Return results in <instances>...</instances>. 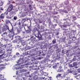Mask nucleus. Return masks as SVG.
Wrapping results in <instances>:
<instances>
[{"mask_svg":"<svg viewBox=\"0 0 80 80\" xmlns=\"http://www.w3.org/2000/svg\"><path fill=\"white\" fill-rule=\"evenodd\" d=\"M4 55V54H2V55H0V60H1V59L2 58V56Z\"/></svg>","mask_w":80,"mask_h":80,"instance_id":"f3484780","label":"nucleus"},{"mask_svg":"<svg viewBox=\"0 0 80 80\" xmlns=\"http://www.w3.org/2000/svg\"><path fill=\"white\" fill-rule=\"evenodd\" d=\"M19 38H20V37H19Z\"/></svg>","mask_w":80,"mask_h":80,"instance_id":"338daca9","label":"nucleus"},{"mask_svg":"<svg viewBox=\"0 0 80 80\" xmlns=\"http://www.w3.org/2000/svg\"><path fill=\"white\" fill-rule=\"evenodd\" d=\"M31 29H29V30H26V32L27 33H30L31 32Z\"/></svg>","mask_w":80,"mask_h":80,"instance_id":"9b49d317","label":"nucleus"},{"mask_svg":"<svg viewBox=\"0 0 80 80\" xmlns=\"http://www.w3.org/2000/svg\"><path fill=\"white\" fill-rule=\"evenodd\" d=\"M42 79H44L45 78V77H42Z\"/></svg>","mask_w":80,"mask_h":80,"instance_id":"79ce46f5","label":"nucleus"},{"mask_svg":"<svg viewBox=\"0 0 80 80\" xmlns=\"http://www.w3.org/2000/svg\"><path fill=\"white\" fill-rule=\"evenodd\" d=\"M11 17H8V16H7V18H11Z\"/></svg>","mask_w":80,"mask_h":80,"instance_id":"bb28decb","label":"nucleus"},{"mask_svg":"<svg viewBox=\"0 0 80 80\" xmlns=\"http://www.w3.org/2000/svg\"><path fill=\"white\" fill-rule=\"evenodd\" d=\"M50 78H52V77H50Z\"/></svg>","mask_w":80,"mask_h":80,"instance_id":"e2e57ef3","label":"nucleus"},{"mask_svg":"<svg viewBox=\"0 0 80 80\" xmlns=\"http://www.w3.org/2000/svg\"><path fill=\"white\" fill-rule=\"evenodd\" d=\"M67 25H68V26H70V25H68V24H67Z\"/></svg>","mask_w":80,"mask_h":80,"instance_id":"6e6d98bb","label":"nucleus"},{"mask_svg":"<svg viewBox=\"0 0 80 80\" xmlns=\"http://www.w3.org/2000/svg\"><path fill=\"white\" fill-rule=\"evenodd\" d=\"M8 13V11H6L5 12H4L5 15H7Z\"/></svg>","mask_w":80,"mask_h":80,"instance_id":"b1692460","label":"nucleus"},{"mask_svg":"<svg viewBox=\"0 0 80 80\" xmlns=\"http://www.w3.org/2000/svg\"><path fill=\"white\" fill-rule=\"evenodd\" d=\"M73 66H76V64H75V62L73 63Z\"/></svg>","mask_w":80,"mask_h":80,"instance_id":"a878e982","label":"nucleus"},{"mask_svg":"<svg viewBox=\"0 0 80 80\" xmlns=\"http://www.w3.org/2000/svg\"><path fill=\"white\" fill-rule=\"evenodd\" d=\"M56 77L57 78V79H58V78H60V77L58 76V75L56 76Z\"/></svg>","mask_w":80,"mask_h":80,"instance_id":"cd10ccee","label":"nucleus"},{"mask_svg":"<svg viewBox=\"0 0 80 80\" xmlns=\"http://www.w3.org/2000/svg\"><path fill=\"white\" fill-rule=\"evenodd\" d=\"M45 74H44V76H47V75H48V73L45 72Z\"/></svg>","mask_w":80,"mask_h":80,"instance_id":"412c9836","label":"nucleus"},{"mask_svg":"<svg viewBox=\"0 0 80 80\" xmlns=\"http://www.w3.org/2000/svg\"><path fill=\"white\" fill-rule=\"evenodd\" d=\"M2 74H0V78H2Z\"/></svg>","mask_w":80,"mask_h":80,"instance_id":"2f4dec72","label":"nucleus"},{"mask_svg":"<svg viewBox=\"0 0 80 80\" xmlns=\"http://www.w3.org/2000/svg\"><path fill=\"white\" fill-rule=\"evenodd\" d=\"M8 30L10 33H12V37H13L14 35V31H13V27L12 26V27L10 29V30L9 29V30Z\"/></svg>","mask_w":80,"mask_h":80,"instance_id":"20e7f679","label":"nucleus"},{"mask_svg":"<svg viewBox=\"0 0 80 80\" xmlns=\"http://www.w3.org/2000/svg\"><path fill=\"white\" fill-rule=\"evenodd\" d=\"M67 11H65V13H68V11H69L70 10V8L68 7H67Z\"/></svg>","mask_w":80,"mask_h":80,"instance_id":"6e6552de","label":"nucleus"},{"mask_svg":"<svg viewBox=\"0 0 80 80\" xmlns=\"http://www.w3.org/2000/svg\"><path fill=\"white\" fill-rule=\"evenodd\" d=\"M74 74L75 75H77V72H75L74 73Z\"/></svg>","mask_w":80,"mask_h":80,"instance_id":"473e14b6","label":"nucleus"},{"mask_svg":"<svg viewBox=\"0 0 80 80\" xmlns=\"http://www.w3.org/2000/svg\"><path fill=\"white\" fill-rule=\"evenodd\" d=\"M27 27L28 28V29H29V30H31V26H27Z\"/></svg>","mask_w":80,"mask_h":80,"instance_id":"5701e85b","label":"nucleus"},{"mask_svg":"<svg viewBox=\"0 0 80 80\" xmlns=\"http://www.w3.org/2000/svg\"><path fill=\"white\" fill-rule=\"evenodd\" d=\"M16 78V80H18V79H19V76H18Z\"/></svg>","mask_w":80,"mask_h":80,"instance_id":"393cba45","label":"nucleus"},{"mask_svg":"<svg viewBox=\"0 0 80 80\" xmlns=\"http://www.w3.org/2000/svg\"><path fill=\"white\" fill-rule=\"evenodd\" d=\"M45 80H49V79L48 78L45 79Z\"/></svg>","mask_w":80,"mask_h":80,"instance_id":"37998d69","label":"nucleus"},{"mask_svg":"<svg viewBox=\"0 0 80 80\" xmlns=\"http://www.w3.org/2000/svg\"><path fill=\"white\" fill-rule=\"evenodd\" d=\"M58 75L59 76V77H60L61 75H62V74H58Z\"/></svg>","mask_w":80,"mask_h":80,"instance_id":"7c9ffc66","label":"nucleus"},{"mask_svg":"<svg viewBox=\"0 0 80 80\" xmlns=\"http://www.w3.org/2000/svg\"><path fill=\"white\" fill-rule=\"evenodd\" d=\"M23 80H25V79H24V78H23Z\"/></svg>","mask_w":80,"mask_h":80,"instance_id":"13d9d810","label":"nucleus"},{"mask_svg":"<svg viewBox=\"0 0 80 80\" xmlns=\"http://www.w3.org/2000/svg\"><path fill=\"white\" fill-rule=\"evenodd\" d=\"M4 66V65L3 64H0V67H2V66Z\"/></svg>","mask_w":80,"mask_h":80,"instance_id":"c756f323","label":"nucleus"},{"mask_svg":"<svg viewBox=\"0 0 80 80\" xmlns=\"http://www.w3.org/2000/svg\"><path fill=\"white\" fill-rule=\"evenodd\" d=\"M1 68H2V67H1L0 68V69H1Z\"/></svg>","mask_w":80,"mask_h":80,"instance_id":"5fc2aeb1","label":"nucleus"},{"mask_svg":"<svg viewBox=\"0 0 80 80\" xmlns=\"http://www.w3.org/2000/svg\"><path fill=\"white\" fill-rule=\"evenodd\" d=\"M55 26H57V24H55Z\"/></svg>","mask_w":80,"mask_h":80,"instance_id":"864d4df0","label":"nucleus"},{"mask_svg":"<svg viewBox=\"0 0 80 80\" xmlns=\"http://www.w3.org/2000/svg\"><path fill=\"white\" fill-rule=\"evenodd\" d=\"M17 16H14L13 18V19L14 20H17Z\"/></svg>","mask_w":80,"mask_h":80,"instance_id":"dca6fc26","label":"nucleus"},{"mask_svg":"<svg viewBox=\"0 0 80 80\" xmlns=\"http://www.w3.org/2000/svg\"><path fill=\"white\" fill-rule=\"evenodd\" d=\"M22 17H25V14H24V15H22Z\"/></svg>","mask_w":80,"mask_h":80,"instance_id":"49530a36","label":"nucleus"},{"mask_svg":"<svg viewBox=\"0 0 80 80\" xmlns=\"http://www.w3.org/2000/svg\"><path fill=\"white\" fill-rule=\"evenodd\" d=\"M29 73H28V74Z\"/></svg>","mask_w":80,"mask_h":80,"instance_id":"680f3d73","label":"nucleus"},{"mask_svg":"<svg viewBox=\"0 0 80 80\" xmlns=\"http://www.w3.org/2000/svg\"><path fill=\"white\" fill-rule=\"evenodd\" d=\"M62 71H63V70H61V71H62Z\"/></svg>","mask_w":80,"mask_h":80,"instance_id":"4d7b16f0","label":"nucleus"},{"mask_svg":"<svg viewBox=\"0 0 80 80\" xmlns=\"http://www.w3.org/2000/svg\"><path fill=\"white\" fill-rule=\"evenodd\" d=\"M27 24H24V27H25V26H27Z\"/></svg>","mask_w":80,"mask_h":80,"instance_id":"72a5a7b5","label":"nucleus"},{"mask_svg":"<svg viewBox=\"0 0 80 80\" xmlns=\"http://www.w3.org/2000/svg\"><path fill=\"white\" fill-rule=\"evenodd\" d=\"M73 73V71L71 70H68V72H66V75H68V73Z\"/></svg>","mask_w":80,"mask_h":80,"instance_id":"423d86ee","label":"nucleus"},{"mask_svg":"<svg viewBox=\"0 0 80 80\" xmlns=\"http://www.w3.org/2000/svg\"><path fill=\"white\" fill-rule=\"evenodd\" d=\"M2 53H3V52L2 51L0 52V54H2Z\"/></svg>","mask_w":80,"mask_h":80,"instance_id":"f704fd0d","label":"nucleus"},{"mask_svg":"<svg viewBox=\"0 0 80 80\" xmlns=\"http://www.w3.org/2000/svg\"><path fill=\"white\" fill-rule=\"evenodd\" d=\"M13 58H16V55H14L13 57Z\"/></svg>","mask_w":80,"mask_h":80,"instance_id":"c9c22d12","label":"nucleus"},{"mask_svg":"<svg viewBox=\"0 0 80 80\" xmlns=\"http://www.w3.org/2000/svg\"><path fill=\"white\" fill-rule=\"evenodd\" d=\"M3 35H5V32H4V33H3Z\"/></svg>","mask_w":80,"mask_h":80,"instance_id":"3c124183","label":"nucleus"},{"mask_svg":"<svg viewBox=\"0 0 80 80\" xmlns=\"http://www.w3.org/2000/svg\"><path fill=\"white\" fill-rule=\"evenodd\" d=\"M40 72L42 75H43V74H44V72H43L42 70L40 71Z\"/></svg>","mask_w":80,"mask_h":80,"instance_id":"6ab92c4d","label":"nucleus"},{"mask_svg":"<svg viewBox=\"0 0 80 80\" xmlns=\"http://www.w3.org/2000/svg\"><path fill=\"white\" fill-rule=\"evenodd\" d=\"M20 31H21V30H20V31H18V33H20Z\"/></svg>","mask_w":80,"mask_h":80,"instance_id":"ea45409f","label":"nucleus"},{"mask_svg":"<svg viewBox=\"0 0 80 80\" xmlns=\"http://www.w3.org/2000/svg\"><path fill=\"white\" fill-rule=\"evenodd\" d=\"M58 66H59V63H58L57 64H55L54 66L53 67V68H55Z\"/></svg>","mask_w":80,"mask_h":80,"instance_id":"0eeeda50","label":"nucleus"},{"mask_svg":"<svg viewBox=\"0 0 80 80\" xmlns=\"http://www.w3.org/2000/svg\"><path fill=\"white\" fill-rule=\"evenodd\" d=\"M1 18H4V16L3 15V14H2L1 15Z\"/></svg>","mask_w":80,"mask_h":80,"instance_id":"a211bd4d","label":"nucleus"},{"mask_svg":"<svg viewBox=\"0 0 80 80\" xmlns=\"http://www.w3.org/2000/svg\"><path fill=\"white\" fill-rule=\"evenodd\" d=\"M19 40H20V38L19 39Z\"/></svg>","mask_w":80,"mask_h":80,"instance_id":"0e129e2a","label":"nucleus"},{"mask_svg":"<svg viewBox=\"0 0 80 80\" xmlns=\"http://www.w3.org/2000/svg\"><path fill=\"white\" fill-rule=\"evenodd\" d=\"M12 36H13V35H12V33L11 35L10 34H9L8 35V37L9 38H11V37H12Z\"/></svg>","mask_w":80,"mask_h":80,"instance_id":"4468645a","label":"nucleus"},{"mask_svg":"<svg viewBox=\"0 0 80 80\" xmlns=\"http://www.w3.org/2000/svg\"><path fill=\"white\" fill-rule=\"evenodd\" d=\"M26 22V19L25 18H24L22 19V20L21 21V22L22 23H24V22Z\"/></svg>","mask_w":80,"mask_h":80,"instance_id":"9d476101","label":"nucleus"},{"mask_svg":"<svg viewBox=\"0 0 80 80\" xmlns=\"http://www.w3.org/2000/svg\"><path fill=\"white\" fill-rule=\"evenodd\" d=\"M23 33H25V32H23Z\"/></svg>","mask_w":80,"mask_h":80,"instance_id":"09e8293b","label":"nucleus"},{"mask_svg":"<svg viewBox=\"0 0 80 80\" xmlns=\"http://www.w3.org/2000/svg\"><path fill=\"white\" fill-rule=\"evenodd\" d=\"M5 33L6 35H7V32H5Z\"/></svg>","mask_w":80,"mask_h":80,"instance_id":"a19ab883","label":"nucleus"},{"mask_svg":"<svg viewBox=\"0 0 80 80\" xmlns=\"http://www.w3.org/2000/svg\"><path fill=\"white\" fill-rule=\"evenodd\" d=\"M78 73H80V70H79L78 71Z\"/></svg>","mask_w":80,"mask_h":80,"instance_id":"e433bc0d","label":"nucleus"},{"mask_svg":"<svg viewBox=\"0 0 80 80\" xmlns=\"http://www.w3.org/2000/svg\"><path fill=\"white\" fill-rule=\"evenodd\" d=\"M16 74V75H17V73Z\"/></svg>","mask_w":80,"mask_h":80,"instance_id":"69168bd1","label":"nucleus"},{"mask_svg":"<svg viewBox=\"0 0 80 80\" xmlns=\"http://www.w3.org/2000/svg\"><path fill=\"white\" fill-rule=\"evenodd\" d=\"M64 80H70V78L68 77L66 79H65Z\"/></svg>","mask_w":80,"mask_h":80,"instance_id":"4be33fe9","label":"nucleus"},{"mask_svg":"<svg viewBox=\"0 0 80 80\" xmlns=\"http://www.w3.org/2000/svg\"><path fill=\"white\" fill-rule=\"evenodd\" d=\"M23 63V61H22L20 60H18V65L17 64L15 65L16 69L17 70V69H19V68L21 69L24 68L26 64L23 65H22Z\"/></svg>","mask_w":80,"mask_h":80,"instance_id":"f257e3e1","label":"nucleus"},{"mask_svg":"<svg viewBox=\"0 0 80 80\" xmlns=\"http://www.w3.org/2000/svg\"><path fill=\"white\" fill-rule=\"evenodd\" d=\"M24 27V28L25 30H26L25 28V27Z\"/></svg>","mask_w":80,"mask_h":80,"instance_id":"603ef678","label":"nucleus"},{"mask_svg":"<svg viewBox=\"0 0 80 80\" xmlns=\"http://www.w3.org/2000/svg\"><path fill=\"white\" fill-rule=\"evenodd\" d=\"M7 22H8V23H10V21L8 20L7 21Z\"/></svg>","mask_w":80,"mask_h":80,"instance_id":"4c0bfd02","label":"nucleus"},{"mask_svg":"<svg viewBox=\"0 0 80 80\" xmlns=\"http://www.w3.org/2000/svg\"><path fill=\"white\" fill-rule=\"evenodd\" d=\"M41 37V34H40L39 33V32L38 31V37L40 38Z\"/></svg>","mask_w":80,"mask_h":80,"instance_id":"2eb2a0df","label":"nucleus"},{"mask_svg":"<svg viewBox=\"0 0 80 80\" xmlns=\"http://www.w3.org/2000/svg\"><path fill=\"white\" fill-rule=\"evenodd\" d=\"M19 22L18 23V26L20 28H22L24 27V23L21 22L20 20H18Z\"/></svg>","mask_w":80,"mask_h":80,"instance_id":"f03ea898","label":"nucleus"},{"mask_svg":"<svg viewBox=\"0 0 80 80\" xmlns=\"http://www.w3.org/2000/svg\"><path fill=\"white\" fill-rule=\"evenodd\" d=\"M10 23H11V25L12 26H12H13V25H12V23L10 22Z\"/></svg>","mask_w":80,"mask_h":80,"instance_id":"de8ad7c7","label":"nucleus"},{"mask_svg":"<svg viewBox=\"0 0 80 80\" xmlns=\"http://www.w3.org/2000/svg\"><path fill=\"white\" fill-rule=\"evenodd\" d=\"M16 80H22L21 79H16Z\"/></svg>","mask_w":80,"mask_h":80,"instance_id":"a18cd8bd","label":"nucleus"},{"mask_svg":"<svg viewBox=\"0 0 80 80\" xmlns=\"http://www.w3.org/2000/svg\"><path fill=\"white\" fill-rule=\"evenodd\" d=\"M56 39H54L52 41V44H55V43H56Z\"/></svg>","mask_w":80,"mask_h":80,"instance_id":"ddd939ff","label":"nucleus"},{"mask_svg":"<svg viewBox=\"0 0 80 80\" xmlns=\"http://www.w3.org/2000/svg\"><path fill=\"white\" fill-rule=\"evenodd\" d=\"M13 77H15V76H13Z\"/></svg>","mask_w":80,"mask_h":80,"instance_id":"052dcab7","label":"nucleus"},{"mask_svg":"<svg viewBox=\"0 0 80 80\" xmlns=\"http://www.w3.org/2000/svg\"><path fill=\"white\" fill-rule=\"evenodd\" d=\"M16 55H20V54L18 52H17Z\"/></svg>","mask_w":80,"mask_h":80,"instance_id":"c85d7f7f","label":"nucleus"},{"mask_svg":"<svg viewBox=\"0 0 80 80\" xmlns=\"http://www.w3.org/2000/svg\"><path fill=\"white\" fill-rule=\"evenodd\" d=\"M12 1H13V0H9L8 2V4H10V3H12Z\"/></svg>","mask_w":80,"mask_h":80,"instance_id":"f8f14e48","label":"nucleus"},{"mask_svg":"<svg viewBox=\"0 0 80 80\" xmlns=\"http://www.w3.org/2000/svg\"><path fill=\"white\" fill-rule=\"evenodd\" d=\"M2 78H0V80H2Z\"/></svg>","mask_w":80,"mask_h":80,"instance_id":"8fccbe9b","label":"nucleus"},{"mask_svg":"<svg viewBox=\"0 0 80 80\" xmlns=\"http://www.w3.org/2000/svg\"><path fill=\"white\" fill-rule=\"evenodd\" d=\"M73 20H76V19H77V18H76V17H75V16H74L72 18Z\"/></svg>","mask_w":80,"mask_h":80,"instance_id":"aec40b11","label":"nucleus"},{"mask_svg":"<svg viewBox=\"0 0 80 80\" xmlns=\"http://www.w3.org/2000/svg\"><path fill=\"white\" fill-rule=\"evenodd\" d=\"M62 68V67H59V68H60V69H61V68Z\"/></svg>","mask_w":80,"mask_h":80,"instance_id":"c03bdc74","label":"nucleus"},{"mask_svg":"<svg viewBox=\"0 0 80 80\" xmlns=\"http://www.w3.org/2000/svg\"><path fill=\"white\" fill-rule=\"evenodd\" d=\"M78 76H75V79H77V80H80V73H78Z\"/></svg>","mask_w":80,"mask_h":80,"instance_id":"39448f33","label":"nucleus"},{"mask_svg":"<svg viewBox=\"0 0 80 80\" xmlns=\"http://www.w3.org/2000/svg\"><path fill=\"white\" fill-rule=\"evenodd\" d=\"M32 75H30L28 76L29 77H32Z\"/></svg>","mask_w":80,"mask_h":80,"instance_id":"58836bf2","label":"nucleus"},{"mask_svg":"<svg viewBox=\"0 0 80 80\" xmlns=\"http://www.w3.org/2000/svg\"><path fill=\"white\" fill-rule=\"evenodd\" d=\"M35 37H37V36L36 35H35Z\"/></svg>","mask_w":80,"mask_h":80,"instance_id":"bf43d9fd","label":"nucleus"},{"mask_svg":"<svg viewBox=\"0 0 80 80\" xmlns=\"http://www.w3.org/2000/svg\"><path fill=\"white\" fill-rule=\"evenodd\" d=\"M13 9V5L12 4L10 5L8 8L7 11L8 12H10V11H12Z\"/></svg>","mask_w":80,"mask_h":80,"instance_id":"7ed1b4c3","label":"nucleus"},{"mask_svg":"<svg viewBox=\"0 0 80 80\" xmlns=\"http://www.w3.org/2000/svg\"><path fill=\"white\" fill-rule=\"evenodd\" d=\"M4 29L7 30V29H8V30H9V27L8 26H4Z\"/></svg>","mask_w":80,"mask_h":80,"instance_id":"1a4fd4ad","label":"nucleus"},{"mask_svg":"<svg viewBox=\"0 0 80 80\" xmlns=\"http://www.w3.org/2000/svg\"><path fill=\"white\" fill-rule=\"evenodd\" d=\"M10 50L11 51V50Z\"/></svg>","mask_w":80,"mask_h":80,"instance_id":"774afa93","label":"nucleus"}]
</instances>
